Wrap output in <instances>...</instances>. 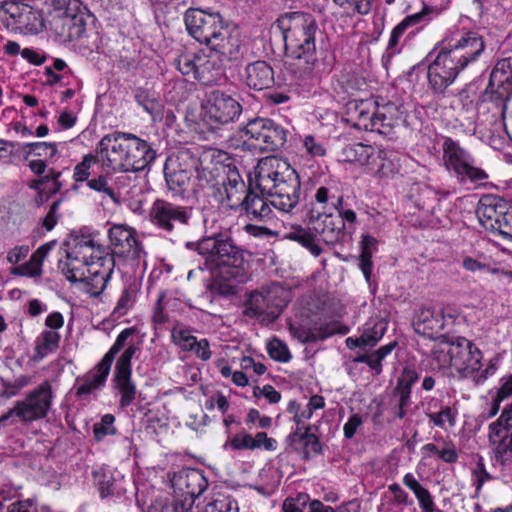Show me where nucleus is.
<instances>
[{
    "mask_svg": "<svg viewBox=\"0 0 512 512\" xmlns=\"http://www.w3.org/2000/svg\"><path fill=\"white\" fill-rule=\"evenodd\" d=\"M377 250V240L370 235L363 236L361 242L360 269L367 282L372 273V256Z\"/></svg>",
    "mask_w": 512,
    "mask_h": 512,
    "instance_id": "nucleus-36",
    "label": "nucleus"
},
{
    "mask_svg": "<svg viewBox=\"0 0 512 512\" xmlns=\"http://www.w3.org/2000/svg\"><path fill=\"white\" fill-rule=\"evenodd\" d=\"M115 417L112 414H105L101 417L100 421L93 425V434L97 441H102L107 436H112L117 433L114 425Z\"/></svg>",
    "mask_w": 512,
    "mask_h": 512,
    "instance_id": "nucleus-45",
    "label": "nucleus"
},
{
    "mask_svg": "<svg viewBox=\"0 0 512 512\" xmlns=\"http://www.w3.org/2000/svg\"><path fill=\"white\" fill-rule=\"evenodd\" d=\"M419 378L418 373L411 368H405L397 381V386L411 390Z\"/></svg>",
    "mask_w": 512,
    "mask_h": 512,
    "instance_id": "nucleus-59",
    "label": "nucleus"
},
{
    "mask_svg": "<svg viewBox=\"0 0 512 512\" xmlns=\"http://www.w3.org/2000/svg\"><path fill=\"white\" fill-rule=\"evenodd\" d=\"M273 28L281 32L286 53L290 57L302 61L307 73L319 76L332 70V58L318 57L316 39L320 31L311 14L286 13L276 20Z\"/></svg>",
    "mask_w": 512,
    "mask_h": 512,
    "instance_id": "nucleus-3",
    "label": "nucleus"
},
{
    "mask_svg": "<svg viewBox=\"0 0 512 512\" xmlns=\"http://www.w3.org/2000/svg\"><path fill=\"white\" fill-rule=\"evenodd\" d=\"M7 17L4 23L8 29L24 34H38L44 27L41 13L27 4L5 3L1 7Z\"/></svg>",
    "mask_w": 512,
    "mask_h": 512,
    "instance_id": "nucleus-19",
    "label": "nucleus"
},
{
    "mask_svg": "<svg viewBox=\"0 0 512 512\" xmlns=\"http://www.w3.org/2000/svg\"><path fill=\"white\" fill-rule=\"evenodd\" d=\"M171 338L175 345L179 346L184 351L193 349L197 338L193 336L190 331L181 327H175L171 331Z\"/></svg>",
    "mask_w": 512,
    "mask_h": 512,
    "instance_id": "nucleus-48",
    "label": "nucleus"
},
{
    "mask_svg": "<svg viewBox=\"0 0 512 512\" xmlns=\"http://www.w3.org/2000/svg\"><path fill=\"white\" fill-rule=\"evenodd\" d=\"M244 142L249 148L260 151H274L286 142L287 132L271 119L256 118L250 120L242 131Z\"/></svg>",
    "mask_w": 512,
    "mask_h": 512,
    "instance_id": "nucleus-13",
    "label": "nucleus"
},
{
    "mask_svg": "<svg viewBox=\"0 0 512 512\" xmlns=\"http://www.w3.org/2000/svg\"><path fill=\"white\" fill-rule=\"evenodd\" d=\"M224 192L229 207L236 208L241 206L245 198V183L238 177L229 178L228 182L224 185Z\"/></svg>",
    "mask_w": 512,
    "mask_h": 512,
    "instance_id": "nucleus-39",
    "label": "nucleus"
},
{
    "mask_svg": "<svg viewBox=\"0 0 512 512\" xmlns=\"http://www.w3.org/2000/svg\"><path fill=\"white\" fill-rule=\"evenodd\" d=\"M461 265L466 271L471 273L495 274L499 271V269L495 267L491 258L486 256L484 253L463 256Z\"/></svg>",
    "mask_w": 512,
    "mask_h": 512,
    "instance_id": "nucleus-34",
    "label": "nucleus"
},
{
    "mask_svg": "<svg viewBox=\"0 0 512 512\" xmlns=\"http://www.w3.org/2000/svg\"><path fill=\"white\" fill-rule=\"evenodd\" d=\"M325 400L320 395L312 396L307 403L302 405L296 401H290L287 407L288 413L293 416V421L297 425V429L290 434L291 442L304 441L308 444L312 437L308 434L307 422L312 418L317 410L323 409Z\"/></svg>",
    "mask_w": 512,
    "mask_h": 512,
    "instance_id": "nucleus-25",
    "label": "nucleus"
},
{
    "mask_svg": "<svg viewBox=\"0 0 512 512\" xmlns=\"http://www.w3.org/2000/svg\"><path fill=\"white\" fill-rule=\"evenodd\" d=\"M458 412L450 406L440 407V410L435 414H431L429 422L434 426L444 431H448L456 424Z\"/></svg>",
    "mask_w": 512,
    "mask_h": 512,
    "instance_id": "nucleus-41",
    "label": "nucleus"
},
{
    "mask_svg": "<svg viewBox=\"0 0 512 512\" xmlns=\"http://www.w3.org/2000/svg\"><path fill=\"white\" fill-rule=\"evenodd\" d=\"M59 269L79 290L96 297L107 286L115 267L114 257L91 235L70 236Z\"/></svg>",
    "mask_w": 512,
    "mask_h": 512,
    "instance_id": "nucleus-1",
    "label": "nucleus"
},
{
    "mask_svg": "<svg viewBox=\"0 0 512 512\" xmlns=\"http://www.w3.org/2000/svg\"><path fill=\"white\" fill-rule=\"evenodd\" d=\"M483 354L472 341L465 337L442 335L435 341L424 359L432 371L445 375L472 379L477 385L483 384L499 369L502 357L496 354L482 369Z\"/></svg>",
    "mask_w": 512,
    "mask_h": 512,
    "instance_id": "nucleus-2",
    "label": "nucleus"
},
{
    "mask_svg": "<svg viewBox=\"0 0 512 512\" xmlns=\"http://www.w3.org/2000/svg\"><path fill=\"white\" fill-rule=\"evenodd\" d=\"M343 224L332 217L331 213L320 214L304 228L293 225L284 233V238L299 243L313 256H319L323 249L321 243L332 245L339 241Z\"/></svg>",
    "mask_w": 512,
    "mask_h": 512,
    "instance_id": "nucleus-9",
    "label": "nucleus"
},
{
    "mask_svg": "<svg viewBox=\"0 0 512 512\" xmlns=\"http://www.w3.org/2000/svg\"><path fill=\"white\" fill-rule=\"evenodd\" d=\"M388 327V321L382 317H372L363 330L369 347L376 345L385 334Z\"/></svg>",
    "mask_w": 512,
    "mask_h": 512,
    "instance_id": "nucleus-40",
    "label": "nucleus"
},
{
    "mask_svg": "<svg viewBox=\"0 0 512 512\" xmlns=\"http://www.w3.org/2000/svg\"><path fill=\"white\" fill-rule=\"evenodd\" d=\"M242 107L231 95L220 90L211 91L203 104L205 121L214 124H228L240 116Z\"/></svg>",
    "mask_w": 512,
    "mask_h": 512,
    "instance_id": "nucleus-20",
    "label": "nucleus"
},
{
    "mask_svg": "<svg viewBox=\"0 0 512 512\" xmlns=\"http://www.w3.org/2000/svg\"><path fill=\"white\" fill-rule=\"evenodd\" d=\"M289 293L279 284L254 291L249 295L244 313L249 317L263 316L267 319L277 318L288 303Z\"/></svg>",
    "mask_w": 512,
    "mask_h": 512,
    "instance_id": "nucleus-16",
    "label": "nucleus"
},
{
    "mask_svg": "<svg viewBox=\"0 0 512 512\" xmlns=\"http://www.w3.org/2000/svg\"><path fill=\"white\" fill-rule=\"evenodd\" d=\"M509 397H512V374L503 376L500 379V388L492 402V407L488 416L492 417L496 415L499 410L500 403Z\"/></svg>",
    "mask_w": 512,
    "mask_h": 512,
    "instance_id": "nucleus-46",
    "label": "nucleus"
},
{
    "mask_svg": "<svg viewBox=\"0 0 512 512\" xmlns=\"http://www.w3.org/2000/svg\"><path fill=\"white\" fill-rule=\"evenodd\" d=\"M267 351L270 357L279 362H288L291 354L287 345L279 339H272L267 344Z\"/></svg>",
    "mask_w": 512,
    "mask_h": 512,
    "instance_id": "nucleus-52",
    "label": "nucleus"
},
{
    "mask_svg": "<svg viewBox=\"0 0 512 512\" xmlns=\"http://www.w3.org/2000/svg\"><path fill=\"white\" fill-rule=\"evenodd\" d=\"M488 437L495 457L503 465L512 463V406L490 424Z\"/></svg>",
    "mask_w": 512,
    "mask_h": 512,
    "instance_id": "nucleus-22",
    "label": "nucleus"
},
{
    "mask_svg": "<svg viewBox=\"0 0 512 512\" xmlns=\"http://www.w3.org/2000/svg\"><path fill=\"white\" fill-rule=\"evenodd\" d=\"M441 47L464 70L479 59L485 42L478 32L455 29L445 36Z\"/></svg>",
    "mask_w": 512,
    "mask_h": 512,
    "instance_id": "nucleus-12",
    "label": "nucleus"
},
{
    "mask_svg": "<svg viewBox=\"0 0 512 512\" xmlns=\"http://www.w3.org/2000/svg\"><path fill=\"white\" fill-rule=\"evenodd\" d=\"M340 7L345 15L352 16L356 13L367 14L371 10L372 0H332Z\"/></svg>",
    "mask_w": 512,
    "mask_h": 512,
    "instance_id": "nucleus-43",
    "label": "nucleus"
},
{
    "mask_svg": "<svg viewBox=\"0 0 512 512\" xmlns=\"http://www.w3.org/2000/svg\"><path fill=\"white\" fill-rule=\"evenodd\" d=\"M385 498L389 499L391 502L397 505H410L412 501L409 498V495L406 491H404L400 485L394 483L389 485L388 491L385 493Z\"/></svg>",
    "mask_w": 512,
    "mask_h": 512,
    "instance_id": "nucleus-54",
    "label": "nucleus"
},
{
    "mask_svg": "<svg viewBox=\"0 0 512 512\" xmlns=\"http://www.w3.org/2000/svg\"><path fill=\"white\" fill-rule=\"evenodd\" d=\"M235 58H224L212 48L203 49L197 53L195 79L207 85L217 82L223 74V65Z\"/></svg>",
    "mask_w": 512,
    "mask_h": 512,
    "instance_id": "nucleus-26",
    "label": "nucleus"
},
{
    "mask_svg": "<svg viewBox=\"0 0 512 512\" xmlns=\"http://www.w3.org/2000/svg\"><path fill=\"white\" fill-rule=\"evenodd\" d=\"M290 333L302 343L315 342L325 339L333 334L328 327H305L302 325L290 324Z\"/></svg>",
    "mask_w": 512,
    "mask_h": 512,
    "instance_id": "nucleus-35",
    "label": "nucleus"
},
{
    "mask_svg": "<svg viewBox=\"0 0 512 512\" xmlns=\"http://www.w3.org/2000/svg\"><path fill=\"white\" fill-rule=\"evenodd\" d=\"M9 512H37L36 503L32 499L18 500L11 504Z\"/></svg>",
    "mask_w": 512,
    "mask_h": 512,
    "instance_id": "nucleus-64",
    "label": "nucleus"
},
{
    "mask_svg": "<svg viewBox=\"0 0 512 512\" xmlns=\"http://www.w3.org/2000/svg\"><path fill=\"white\" fill-rule=\"evenodd\" d=\"M172 486L192 499L200 496L208 486L203 471L194 468L182 469L171 479Z\"/></svg>",
    "mask_w": 512,
    "mask_h": 512,
    "instance_id": "nucleus-27",
    "label": "nucleus"
},
{
    "mask_svg": "<svg viewBox=\"0 0 512 512\" xmlns=\"http://www.w3.org/2000/svg\"><path fill=\"white\" fill-rule=\"evenodd\" d=\"M196 60L197 53H186L180 55L175 64L179 72L186 76H191L195 79L196 76Z\"/></svg>",
    "mask_w": 512,
    "mask_h": 512,
    "instance_id": "nucleus-51",
    "label": "nucleus"
},
{
    "mask_svg": "<svg viewBox=\"0 0 512 512\" xmlns=\"http://www.w3.org/2000/svg\"><path fill=\"white\" fill-rule=\"evenodd\" d=\"M43 260L39 254H32L27 263L12 268L11 274L18 276L37 277L42 273Z\"/></svg>",
    "mask_w": 512,
    "mask_h": 512,
    "instance_id": "nucleus-44",
    "label": "nucleus"
},
{
    "mask_svg": "<svg viewBox=\"0 0 512 512\" xmlns=\"http://www.w3.org/2000/svg\"><path fill=\"white\" fill-rule=\"evenodd\" d=\"M347 115L354 127L388 136L402 121L403 111L396 103L370 98L350 101Z\"/></svg>",
    "mask_w": 512,
    "mask_h": 512,
    "instance_id": "nucleus-8",
    "label": "nucleus"
},
{
    "mask_svg": "<svg viewBox=\"0 0 512 512\" xmlns=\"http://www.w3.org/2000/svg\"><path fill=\"white\" fill-rule=\"evenodd\" d=\"M209 219H204L205 235L197 242H187L186 247L195 250L204 259L207 270L227 269L226 273L237 282L245 281L242 269L243 255L234 244L228 232L215 230L209 232Z\"/></svg>",
    "mask_w": 512,
    "mask_h": 512,
    "instance_id": "nucleus-6",
    "label": "nucleus"
},
{
    "mask_svg": "<svg viewBox=\"0 0 512 512\" xmlns=\"http://www.w3.org/2000/svg\"><path fill=\"white\" fill-rule=\"evenodd\" d=\"M403 483L414 493L422 512L436 511V505L433 496L418 482L412 473H407L404 475Z\"/></svg>",
    "mask_w": 512,
    "mask_h": 512,
    "instance_id": "nucleus-33",
    "label": "nucleus"
},
{
    "mask_svg": "<svg viewBox=\"0 0 512 512\" xmlns=\"http://www.w3.org/2000/svg\"><path fill=\"white\" fill-rule=\"evenodd\" d=\"M442 152L444 166L460 180L478 182L488 177L484 170L476 167L472 155L457 141L449 137L444 138Z\"/></svg>",
    "mask_w": 512,
    "mask_h": 512,
    "instance_id": "nucleus-14",
    "label": "nucleus"
},
{
    "mask_svg": "<svg viewBox=\"0 0 512 512\" xmlns=\"http://www.w3.org/2000/svg\"><path fill=\"white\" fill-rule=\"evenodd\" d=\"M53 402L52 386L49 381L42 382L30 391L24 400L18 401L7 415L0 417V423L14 415L25 422L46 417Z\"/></svg>",
    "mask_w": 512,
    "mask_h": 512,
    "instance_id": "nucleus-15",
    "label": "nucleus"
},
{
    "mask_svg": "<svg viewBox=\"0 0 512 512\" xmlns=\"http://www.w3.org/2000/svg\"><path fill=\"white\" fill-rule=\"evenodd\" d=\"M341 157L344 162L355 164L365 173L380 178L392 176L399 169L393 151L363 143L347 145L342 149Z\"/></svg>",
    "mask_w": 512,
    "mask_h": 512,
    "instance_id": "nucleus-11",
    "label": "nucleus"
},
{
    "mask_svg": "<svg viewBox=\"0 0 512 512\" xmlns=\"http://www.w3.org/2000/svg\"><path fill=\"white\" fill-rule=\"evenodd\" d=\"M95 152L104 168L120 172L143 170L156 157L146 141L122 132L105 135Z\"/></svg>",
    "mask_w": 512,
    "mask_h": 512,
    "instance_id": "nucleus-5",
    "label": "nucleus"
},
{
    "mask_svg": "<svg viewBox=\"0 0 512 512\" xmlns=\"http://www.w3.org/2000/svg\"><path fill=\"white\" fill-rule=\"evenodd\" d=\"M461 71L463 69L440 47L428 66L429 84L435 91L442 92L455 81Z\"/></svg>",
    "mask_w": 512,
    "mask_h": 512,
    "instance_id": "nucleus-24",
    "label": "nucleus"
},
{
    "mask_svg": "<svg viewBox=\"0 0 512 512\" xmlns=\"http://www.w3.org/2000/svg\"><path fill=\"white\" fill-rule=\"evenodd\" d=\"M236 510V503L231 500H215L205 508V512H236Z\"/></svg>",
    "mask_w": 512,
    "mask_h": 512,
    "instance_id": "nucleus-61",
    "label": "nucleus"
},
{
    "mask_svg": "<svg viewBox=\"0 0 512 512\" xmlns=\"http://www.w3.org/2000/svg\"><path fill=\"white\" fill-rule=\"evenodd\" d=\"M413 326L416 333L438 340L440 332L444 330L443 316L438 309L424 307L416 315Z\"/></svg>",
    "mask_w": 512,
    "mask_h": 512,
    "instance_id": "nucleus-28",
    "label": "nucleus"
},
{
    "mask_svg": "<svg viewBox=\"0 0 512 512\" xmlns=\"http://www.w3.org/2000/svg\"><path fill=\"white\" fill-rule=\"evenodd\" d=\"M111 363L104 358L90 370L77 386V395H91L102 389L111 370Z\"/></svg>",
    "mask_w": 512,
    "mask_h": 512,
    "instance_id": "nucleus-29",
    "label": "nucleus"
},
{
    "mask_svg": "<svg viewBox=\"0 0 512 512\" xmlns=\"http://www.w3.org/2000/svg\"><path fill=\"white\" fill-rule=\"evenodd\" d=\"M476 215L483 228L512 242V205L497 199H483L479 202Z\"/></svg>",
    "mask_w": 512,
    "mask_h": 512,
    "instance_id": "nucleus-17",
    "label": "nucleus"
},
{
    "mask_svg": "<svg viewBox=\"0 0 512 512\" xmlns=\"http://www.w3.org/2000/svg\"><path fill=\"white\" fill-rule=\"evenodd\" d=\"M29 251L30 249L27 245L15 246L14 248L8 251L7 261L14 265L18 264L27 257Z\"/></svg>",
    "mask_w": 512,
    "mask_h": 512,
    "instance_id": "nucleus-63",
    "label": "nucleus"
},
{
    "mask_svg": "<svg viewBox=\"0 0 512 512\" xmlns=\"http://www.w3.org/2000/svg\"><path fill=\"white\" fill-rule=\"evenodd\" d=\"M189 34L198 42L220 52L224 58H238L240 40L233 35L219 13L189 9L185 13Z\"/></svg>",
    "mask_w": 512,
    "mask_h": 512,
    "instance_id": "nucleus-7",
    "label": "nucleus"
},
{
    "mask_svg": "<svg viewBox=\"0 0 512 512\" xmlns=\"http://www.w3.org/2000/svg\"><path fill=\"white\" fill-rule=\"evenodd\" d=\"M250 188L270 197L272 206L290 213L299 202L300 181L289 162L277 156L261 159L249 178Z\"/></svg>",
    "mask_w": 512,
    "mask_h": 512,
    "instance_id": "nucleus-4",
    "label": "nucleus"
},
{
    "mask_svg": "<svg viewBox=\"0 0 512 512\" xmlns=\"http://www.w3.org/2000/svg\"><path fill=\"white\" fill-rule=\"evenodd\" d=\"M135 330L133 328L124 329L116 338L114 344L109 349V351L103 356L105 360H108L111 364L114 361L116 354L124 347L126 341L129 337L134 334Z\"/></svg>",
    "mask_w": 512,
    "mask_h": 512,
    "instance_id": "nucleus-53",
    "label": "nucleus"
},
{
    "mask_svg": "<svg viewBox=\"0 0 512 512\" xmlns=\"http://www.w3.org/2000/svg\"><path fill=\"white\" fill-rule=\"evenodd\" d=\"M255 449H265L267 451H274L277 448V442L273 438H269L266 433L258 432L253 437Z\"/></svg>",
    "mask_w": 512,
    "mask_h": 512,
    "instance_id": "nucleus-62",
    "label": "nucleus"
},
{
    "mask_svg": "<svg viewBox=\"0 0 512 512\" xmlns=\"http://www.w3.org/2000/svg\"><path fill=\"white\" fill-rule=\"evenodd\" d=\"M87 186L96 192L102 193L104 197L110 198L113 202H118L119 193L112 184V178L101 175L88 180Z\"/></svg>",
    "mask_w": 512,
    "mask_h": 512,
    "instance_id": "nucleus-42",
    "label": "nucleus"
},
{
    "mask_svg": "<svg viewBox=\"0 0 512 512\" xmlns=\"http://www.w3.org/2000/svg\"><path fill=\"white\" fill-rule=\"evenodd\" d=\"M137 350L134 344H130L118 358L113 375V384L116 395L119 396V406L126 408L136 398L137 389L131 379V361Z\"/></svg>",
    "mask_w": 512,
    "mask_h": 512,
    "instance_id": "nucleus-21",
    "label": "nucleus"
},
{
    "mask_svg": "<svg viewBox=\"0 0 512 512\" xmlns=\"http://www.w3.org/2000/svg\"><path fill=\"white\" fill-rule=\"evenodd\" d=\"M60 340V335L55 331H44L36 340L35 354L33 359L40 361L49 353L56 350Z\"/></svg>",
    "mask_w": 512,
    "mask_h": 512,
    "instance_id": "nucleus-37",
    "label": "nucleus"
},
{
    "mask_svg": "<svg viewBox=\"0 0 512 512\" xmlns=\"http://www.w3.org/2000/svg\"><path fill=\"white\" fill-rule=\"evenodd\" d=\"M112 256L117 255L133 262V265L146 266V252L137 239V232L124 224H115L108 231Z\"/></svg>",
    "mask_w": 512,
    "mask_h": 512,
    "instance_id": "nucleus-18",
    "label": "nucleus"
},
{
    "mask_svg": "<svg viewBox=\"0 0 512 512\" xmlns=\"http://www.w3.org/2000/svg\"><path fill=\"white\" fill-rule=\"evenodd\" d=\"M302 148L310 157H322L326 154V147L319 138L313 135H304L300 137Z\"/></svg>",
    "mask_w": 512,
    "mask_h": 512,
    "instance_id": "nucleus-49",
    "label": "nucleus"
},
{
    "mask_svg": "<svg viewBox=\"0 0 512 512\" xmlns=\"http://www.w3.org/2000/svg\"><path fill=\"white\" fill-rule=\"evenodd\" d=\"M512 75V58H506L498 61L492 71V78L504 76L503 80H508Z\"/></svg>",
    "mask_w": 512,
    "mask_h": 512,
    "instance_id": "nucleus-60",
    "label": "nucleus"
},
{
    "mask_svg": "<svg viewBox=\"0 0 512 512\" xmlns=\"http://www.w3.org/2000/svg\"><path fill=\"white\" fill-rule=\"evenodd\" d=\"M138 290L135 285L125 287L114 307L111 317L113 320H118L125 316L136 303Z\"/></svg>",
    "mask_w": 512,
    "mask_h": 512,
    "instance_id": "nucleus-38",
    "label": "nucleus"
},
{
    "mask_svg": "<svg viewBox=\"0 0 512 512\" xmlns=\"http://www.w3.org/2000/svg\"><path fill=\"white\" fill-rule=\"evenodd\" d=\"M225 446L233 450L255 449L253 436L246 432L237 433Z\"/></svg>",
    "mask_w": 512,
    "mask_h": 512,
    "instance_id": "nucleus-55",
    "label": "nucleus"
},
{
    "mask_svg": "<svg viewBox=\"0 0 512 512\" xmlns=\"http://www.w3.org/2000/svg\"><path fill=\"white\" fill-rule=\"evenodd\" d=\"M258 190L250 188V192L243 200V206L247 216L250 220L266 221L273 216V211L270 207V199L266 198L267 195L258 194Z\"/></svg>",
    "mask_w": 512,
    "mask_h": 512,
    "instance_id": "nucleus-30",
    "label": "nucleus"
},
{
    "mask_svg": "<svg viewBox=\"0 0 512 512\" xmlns=\"http://www.w3.org/2000/svg\"><path fill=\"white\" fill-rule=\"evenodd\" d=\"M246 84L255 90L269 88L274 83V71L265 61H256L245 69Z\"/></svg>",
    "mask_w": 512,
    "mask_h": 512,
    "instance_id": "nucleus-31",
    "label": "nucleus"
},
{
    "mask_svg": "<svg viewBox=\"0 0 512 512\" xmlns=\"http://www.w3.org/2000/svg\"><path fill=\"white\" fill-rule=\"evenodd\" d=\"M253 394L255 397H264L271 404L278 403L281 399V394L272 385H264L262 388L257 387Z\"/></svg>",
    "mask_w": 512,
    "mask_h": 512,
    "instance_id": "nucleus-58",
    "label": "nucleus"
},
{
    "mask_svg": "<svg viewBox=\"0 0 512 512\" xmlns=\"http://www.w3.org/2000/svg\"><path fill=\"white\" fill-rule=\"evenodd\" d=\"M99 162L97 152L95 154H87L82 161L74 168L73 178L76 182L87 181L90 176L91 167Z\"/></svg>",
    "mask_w": 512,
    "mask_h": 512,
    "instance_id": "nucleus-47",
    "label": "nucleus"
},
{
    "mask_svg": "<svg viewBox=\"0 0 512 512\" xmlns=\"http://www.w3.org/2000/svg\"><path fill=\"white\" fill-rule=\"evenodd\" d=\"M424 12L415 13L407 16L403 21H401L398 25H396L391 34L388 41V45L386 47L385 53L383 54L382 61L384 65H387L388 61L396 54L400 52L399 40L404 34L405 30L413 25L418 23L423 17Z\"/></svg>",
    "mask_w": 512,
    "mask_h": 512,
    "instance_id": "nucleus-32",
    "label": "nucleus"
},
{
    "mask_svg": "<svg viewBox=\"0 0 512 512\" xmlns=\"http://www.w3.org/2000/svg\"><path fill=\"white\" fill-rule=\"evenodd\" d=\"M149 215L154 226L160 230L171 232L189 223L192 209L158 199L153 203Z\"/></svg>",
    "mask_w": 512,
    "mask_h": 512,
    "instance_id": "nucleus-23",
    "label": "nucleus"
},
{
    "mask_svg": "<svg viewBox=\"0 0 512 512\" xmlns=\"http://www.w3.org/2000/svg\"><path fill=\"white\" fill-rule=\"evenodd\" d=\"M165 178L169 189L176 194L182 191L190 179L188 172L185 170L166 172Z\"/></svg>",
    "mask_w": 512,
    "mask_h": 512,
    "instance_id": "nucleus-50",
    "label": "nucleus"
},
{
    "mask_svg": "<svg viewBox=\"0 0 512 512\" xmlns=\"http://www.w3.org/2000/svg\"><path fill=\"white\" fill-rule=\"evenodd\" d=\"M28 146L37 156L53 158L58 152L57 145L55 143L34 142L28 144Z\"/></svg>",
    "mask_w": 512,
    "mask_h": 512,
    "instance_id": "nucleus-57",
    "label": "nucleus"
},
{
    "mask_svg": "<svg viewBox=\"0 0 512 512\" xmlns=\"http://www.w3.org/2000/svg\"><path fill=\"white\" fill-rule=\"evenodd\" d=\"M89 14L80 0H54L50 11V30L62 43L81 40Z\"/></svg>",
    "mask_w": 512,
    "mask_h": 512,
    "instance_id": "nucleus-10",
    "label": "nucleus"
},
{
    "mask_svg": "<svg viewBox=\"0 0 512 512\" xmlns=\"http://www.w3.org/2000/svg\"><path fill=\"white\" fill-rule=\"evenodd\" d=\"M246 423L259 428H269L272 425V418L266 415H261L256 409H250L246 416Z\"/></svg>",
    "mask_w": 512,
    "mask_h": 512,
    "instance_id": "nucleus-56",
    "label": "nucleus"
}]
</instances>
